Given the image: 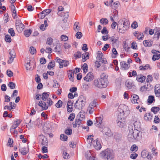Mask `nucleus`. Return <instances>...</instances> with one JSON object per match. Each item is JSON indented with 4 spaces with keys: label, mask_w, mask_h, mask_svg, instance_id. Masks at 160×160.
Listing matches in <instances>:
<instances>
[{
    "label": "nucleus",
    "mask_w": 160,
    "mask_h": 160,
    "mask_svg": "<svg viewBox=\"0 0 160 160\" xmlns=\"http://www.w3.org/2000/svg\"><path fill=\"white\" fill-rule=\"evenodd\" d=\"M39 137H41L40 139L42 141L41 144L45 146H48V141L46 137L43 135H40Z\"/></svg>",
    "instance_id": "obj_10"
},
{
    "label": "nucleus",
    "mask_w": 160,
    "mask_h": 160,
    "mask_svg": "<svg viewBox=\"0 0 160 160\" xmlns=\"http://www.w3.org/2000/svg\"><path fill=\"white\" fill-rule=\"evenodd\" d=\"M75 36L78 39H80L82 36V34L81 32H78L75 35Z\"/></svg>",
    "instance_id": "obj_59"
},
{
    "label": "nucleus",
    "mask_w": 160,
    "mask_h": 160,
    "mask_svg": "<svg viewBox=\"0 0 160 160\" xmlns=\"http://www.w3.org/2000/svg\"><path fill=\"white\" fill-rule=\"evenodd\" d=\"M153 41L152 40H148L143 41V43L145 47H151L152 45Z\"/></svg>",
    "instance_id": "obj_15"
},
{
    "label": "nucleus",
    "mask_w": 160,
    "mask_h": 160,
    "mask_svg": "<svg viewBox=\"0 0 160 160\" xmlns=\"http://www.w3.org/2000/svg\"><path fill=\"white\" fill-rule=\"evenodd\" d=\"M128 76L129 77H136L138 76L136 71L133 70L132 72H129L128 73Z\"/></svg>",
    "instance_id": "obj_30"
},
{
    "label": "nucleus",
    "mask_w": 160,
    "mask_h": 160,
    "mask_svg": "<svg viewBox=\"0 0 160 160\" xmlns=\"http://www.w3.org/2000/svg\"><path fill=\"white\" fill-rule=\"evenodd\" d=\"M55 50H55L54 51L56 52H57L59 53H60L61 52V51L62 50V48L60 43H57L56 45V46L54 48Z\"/></svg>",
    "instance_id": "obj_27"
},
{
    "label": "nucleus",
    "mask_w": 160,
    "mask_h": 160,
    "mask_svg": "<svg viewBox=\"0 0 160 160\" xmlns=\"http://www.w3.org/2000/svg\"><path fill=\"white\" fill-rule=\"evenodd\" d=\"M73 56L75 57V59L76 60L81 57V52L80 51H77L74 54Z\"/></svg>",
    "instance_id": "obj_34"
},
{
    "label": "nucleus",
    "mask_w": 160,
    "mask_h": 160,
    "mask_svg": "<svg viewBox=\"0 0 160 160\" xmlns=\"http://www.w3.org/2000/svg\"><path fill=\"white\" fill-rule=\"evenodd\" d=\"M29 50L30 51V53L32 55L34 54L36 52V48L33 46L30 47Z\"/></svg>",
    "instance_id": "obj_52"
},
{
    "label": "nucleus",
    "mask_w": 160,
    "mask_h": 160,
    "mask_svg": "<svg viewBox=\"0 0 160 160\" xmlns=\"http://www.w3.org/2000/svg\"><path fill=\"white\" fill-rule=\"evenodd\" d=\"M101 33L102 34H107L108 33V31L107 30L106 27H104L103 28L102 30Z\"/></svg>",
    "instance_id": "obj_58"
},
{
    "label": "nucleus",
    "mask_w": 160,
    "mask_h": 160,
    "mask_svg": "<svg viewBox=\"0 0 160 160\" xmlns=\"http://www.w3.org/2000/svg\"><path fill=\"white\" fill-rule=\"evenodd\" d=\"M38 105L42 108V111L46 110L48 108V106H47L46 102H42L41 100L39 102Z\"/></svg>",
    "instance_id": "obj_12"
},
{
    "label": "nucleus",
    "mask_w": 160,
    "mask_h": 160,
    "mask_svg": "<svg viewBox=\"0 0 160 160\" xmlns=\"http://www.w3.org/2000/svg\"><path fill=\"white\" fill-rule=\"evenodd\" d=\"M4 39L7 42L10 43L12 41V39L11 36L8 34L5 35L4 37Z\"/></svg>",
    "instance_id": "obj_37"
},
{
    "label": "nucleus",
    "mask_w": 160,
    "mask_h": 160,
    "mask_svg": "<svg viewBox=\"0 0 160 160\" xmlns=\"http://www.w3.org/2000/svg\"><path fill=\"white\" fill-rule=\"evenodd\" d=\"M27 148L26 147H24L22 148H19V151L23 155H25L27 154L29 152V150L26 151Z\"/></svg>",
    "instance_id": "obj_19"
},
{
    "label": "nucleus",
    "mask_w": 160,
    "mask_h": 160,
    "mask_svg": "<svg viewBox=\"0 0 160 160\" xmlns=\"http://www.w3.org/2000/svg\"><path fill=\"white\" fill-rule=\"evenodd\" d=\"M123 114L121 112L120 113L118 116L117 120L118 125L121 128L123 127L126 123L125 118L122 117Z\"/></svg>",
    "instance_id": "obj_3"
},
{
    "label": "nucleus",
    "mask_w": 160,
    "mask_h": 160,
    "mask_svg": "<svg viewBox=\"0 0 160 160\" xmlns=\"http://www.w3.org/2000/svg\"><path fill=\"white\" fill-rule=\"evenodd\" d=\"M121 67H122L124 70L128 69L130 67V65L127 64L124 61L121 62Z\"/></svg>",
    "instance_id": "obj_21"
},
{
    "label": "nucleus",
    "mask_w": 160,
    "mask_h": 160,
    "mask_svg": "<svg viewBox=\"0 0 160 160\" xmlns=\"http://www.w3.org/2000/svg\"><path fill=\"white\" fill-rule=\"evenodd\" d=\"M160 58V54H153L152 56V59L153 61H155L159 59Z\"/></svg>",
    "instance_id": "obj_40"
},
{
    "label": "nucleus",
    "mask_w": 160,
    "mask_h": 160,
    "mask_svg": "<svg viewBox=\"0 0 160 160\" xmlns=\"http://www.w3.org/2000/svg\"><path fill=\"white\" fill-rule=\"evenodd\" d=\"M132 96V99H131L132 102L134 103H138V102H137V101L139 99L138 96L136 94H133Z\"/></svg>",
    "instance_id": "obj_18"
},
{
    "label": "nucleus",
    "mask_w": 160,
    "mask_h": 160,
    "mask_svg": "<svg viewBox=\"0 0 160 160\" xmlns=\"http://www.w3.org/2000/svg\"><path fill=\"white\" fill-rule=\"evenodd\" d=\"M63 157L64 159H68L69 158L70 156L67 152L65 151H63Z\"/></svg>",
    "instance_id": "obj_63"
},
{
    "label": "nucleus",
    "mask_w": 160,
    "mask_h": 160,
    "mask_svg": "<svg viewBox=\"0 0 160 160\" xmlns=\"http://www.w3.org/2000/svg\"><path fill=\"white\" fill-rule=\"evenodd\" d=\"M126 20V19H125V18H123L122 19H120L118 23L117 28H118V27H121V26L122 25V24H123V22Z\"/></svg>",
    "instance_id": "obj_36"
},
{
    "label": "nucleus",
    "mask_w": 160,
    "mask_h": 160,
    "mask_svg": "<svg viewBox=\"0 0 160 160\" xmlns=\"http://www.w3.org/2000/svg\"><path fill=\"white\" fill-rule=\"evenodd\" d=\"M53 42V39L52 38L50 37H49L47 38V41L46 43L47 44L51 45L52 44Z\"/></svg>",
    "instance_id": "obj_53"
},
{
    "label": "nucleus",
    "mask_w": 160,
    "mask_h": 160,
    "mask_svg": "<svg viewBox=\"0 0 160 160\" xmlns=\"http://www.w3.org/2000/svg\"><path fill=\"white\" fill-rule=\"evenodd\" d=\"M30 62L29 60H28L27 62H26L25 66H26V68L27 70H32V68L30 67Z\"/></svg>",
    "instance_id": "obj_26"
},
{
    "label": "nucleus",
    "mask_w": 160,
    "mask_h": 160,
    "mask_svg": "<svg viewBox=\"0 0 160 160\" xmlns=\"http://www.w3.org/2000/svg\"><path fill=\"white\" fill-rule=\"evenodd\" d=\"M99 52L100 51H98V52L97 53V60L95 62L96 66L98 68H99L100 66H101L100 62L102 59V57L103 56L102 53L101 52L100 53Z\"/></svg>",
    "instance_id": "obj_4"
},
{
    "label": "nucleus",
    "mask_w": 160,
    "mask_h": 160,
    "mask_svg": "<svg viewBox=\"0 0 160 160\" xmlns=\"http://www.w3.org/2000/svg\"><path fill=\"white\" fill-rule=\"evenodd\" d=\"M155 32L154 34L153 38H154L156 37V36L157 35V40H158L160 37V32L159 30V28L156 27L155 29Z\"/></svg>",
    "instance_id": "obj_20"
},
{
    "label": "nucleus",
    "mask_w": 160,
    "mask_h": 160,
    "mask_svg": "<svg viewBox=\"0 0 160 160\" xmlns=\"http://www.w3.org/2000/svg\"><path fill=\"white\" fill-rule=\"evenodd\" d=\"M132 83L130 81L127 80L126 82V86L129 88L131 89L133 86Z\"/></svg>",
    "instance_id": "obj_46"
},
{
    "label": "nucleus",
    "mask_w": 160,
    "mask_h": 160,
    "mask_svg": "<svg viewBox=\"0 0 160 160\" xmlns=\"http://www.w3.org/2000/svg\"><path fill=\"white\" fill-rule=\"evenodd\" d=\"M8 86L11 89H13L15 88L16 84L15 83L12 82H10L8 83Z\"/></svg>",
    "instance_id": "obj_41"
},
{
    "label": "nucleus",
    "mask_w": 160,
    "mask_h": 160,
    "mask_svg": "<svg viewBox=\"0 0 160 160\" xmlns=\"http://www.w3.org/2000/svg\"><path fill=\"white\" fill-rule=\"evenodd\" d=\"M8 32L10 35L13 37L15 36V33L13 28H10L8 29Z\"/></svg>",
    "instance_id": "obj_45"
},
{
    "label": "nucleus",
    "mask_w": 160,
    "mask_h": 160,
    "mask_svg": "<svg viewBox=\"0 0 160 160\" xmlns=\"http://www.w3.org/2000/svg\"><path fill=\"white\" fill-rule=\"evenodd\" d=\"M21 121L22 120L20 119H17V121H15L14 122V123L15 124V125L16 126V127H15V128H13L15 129L19 125Z\"/></svg>",
    "instance_id": "obj_54"
},
{
    "label": "nucleus",
    "mask_w": 160,
    "mask_h": 160,
    "mask_svg": "<svg viewBox=\"0 0 160 160\" xmlns=\"http://www.w3.org/2000/svg\"><path fill=\"white\" fill-rule=\"evenodd\" d=\"M138 149V147L135 144L133 145L131 147L130 150L132 152H133L135 151H137Z\"/></svg>",
    "instance_id": "obj_50"
},
{
    "label": "nucleus",
    "mask_w": 160,
    "mask_h": 160,
    "mask_svg": "<svg viewBox=\"0 0 160 160\" xmlns=\"http://www.w3.org/2000/svg\"><path fill=\"white\" fill-rule=\"evenodd\" d=\"M100 81H101L100 78H98L94 80V81L93 83L95 87L99 88L100 85H101V82H100Z\"/></svg>",
    "instance_id": "obj_29"
},
{
    "label": "nucleus",
    "mask_w": 160,
    "mask_h": 160,
    "mask_svg": "<svg viewBox=\"0 0 160 160\" xmlns=\"http://www.w3.org/2000/svg\"><path fill=\"white\" fill-rule=\"evenodd\" d=\"M147 153L146 150H143L141 152V156L143 158H145L147 157Z\"/></svg>",
    "instance_id": "obj_62"
},
{
    "label": "nucleus",
    "mask_w": 160,
    "mask_h": 160,
    "mask_svg": "<svg viewBox=\"0 0 160 160\" xmlns=\"http://www.w3.org/2000/svg\"><path fill=\"white\" fill-rule=\"evenodd\" d=\"M148 84H147L141 86L140 88V91L142 92H143L144 91H150L153 88V87L152 85H150L149 87H148Z\"/></svg>",
    "instance_id": "obj_7"
},
{
    "label": "nucleus",
    "mask_w": 160,
    "mask_h": 160,
    "mask_svg": "<svg viewBox=\"0 0 160 160\" xmlns=\"http://www.w3.org/2000/svg\"><path fill=\"white\" fill-rule=\"evenodd\" d=\"M100 22L102 24L106 25L108 23V21L106 18H102L100 20Z\"/></svg>",
    "instance_id": "obj_42"
},
{
    "label": "nucleus",
    "mask_w": 160,
    "mask_h": 160,
    "mask_svg": "<svg viewBox=\"0 0 160 160\" xmlns=\"http://www.w3.org/2000/svg\"><path fill=\"white\" fill-rule=\"evenodd\" d=\"M86 97L82 95L80 96L74 104V107L77 109L82 110L86 103Z\"/></svg>",
    "instance_id": "obj_2"
},
{
    "label": "nucleus",
    "mask_w": 160,
    "mask_h": 160,
    "mask_svg": "<svg viewBox=\"0 0 160 160\" xmlns=\"http://www.w3.org/2000/svg\"><path fill=\"white\" fill-rule=\"evenodd\" d=\"M50 93L49 92H44L42 94L41 99L43 101H45L48 98L49 94Z\"/></svg>",
    "instance_id": "obj_17"
},
{
    "label": "nucleus",
    "mask_w": 160,
    "mask_h": 160,
    "mask_svg": "<svg viewBox=\"0 0 160 160\" xmlns=\"http://www.w3.org/2000/svg\"><path fill=\"white\" fill-rule=\"evenodd\" d=\"M52 11V10L50 9H47L43 10L39 13V14H41L40 18L41 19L44 18L47 15L49 14Z\"/></svg>",
    "instance_id": "obj_6"
},
{
    "label": "nucleus",
    "mask_w": 160,
    "mask_h": 160,
    "mask_svg": "<svg viewBox=\"0 0 160 160\" xmlns=\"http://www.w3.org/2000/svg\"><path fill=\"white\" fill-rule=\"evenodd\" d=\"M110 152V149H107L105 150H104L103 151H102V152L101 154H102V156L104 157L106 156H107L108 155V153L109 152Z\"/></svg>",
    "instance_id": "obj_49"
},
{
    "label": "nucleus",
    "mask_w": 160,
    "mask_h": 160,
    "mask_svg": "<svg viewBox=\"0 0 160 160\" xmlns=\"http://www.w3.org/2000/svg\"><path fill=\"white\" fill-rule=\"evenodd\" d=\"M151 110L154 114H155L159 111V109L158 107L154 106L151 108Z\"/></svg>",
    "instance_id": "obj_31"
},
{
    "label": "nucleus",
    "mask_w": 160,
    "mask_h": 160,
    "mask_svg": "<svg viewBox=\"0 0 160 160\" xmlns=\"http://www.w3.org/2000/svg\"><path fill=\"white\" fill-rule=\"evenodd\" d=\"M68 74L70 80L73 82L74 81V74L75 73L74 70H69L68 71Z\"/></svg>",
    "instance_id": "obj_8"
},
{
    "label": "nucleus",
    "mask_w": 160,
    "mask_h": 160,
    "mask_svg": "<svg viewBox=\"0 0 160 160\" xmlns=\"http://www.w3.org/2000/svg\"><path fill=\"white\" fill-rule=\"evenodd\" d=\"M112 136L117 142H119L121 141L122 138V134L118 132H114L112 134Z\"/></svg>",
    "instance_id": "obj_5"
},
{
    "label": "nucleus",
    "mask_w": 160,
    "mask_h": 160,
    "mask_svg": "<svg viewBox=\"0 0 160 160\" xmlns=\"http://www.w3.org/2000/svg\"><path fill=\"white\" fill-rule=\"evenodd\" d=\"M95 141H96V143L95 145H94V148L97 150H99L101 149L102 148L101 143L99 141H98V139L97 138L96 140L93 141L94 142H95Z\"/></svg>",
    "instance_id": "obj_14"
},
{
    "label": "nucleus",
    "mask_w": 160,
    "mask_h": 160,
    "mask_svg": "<svg viewBox=\"0 0 160 160\" xmlns=\"http://www.w3.org/2000/svg\"><path fill=\"white\" fill-rule=\"evenodd\" d=\"M75 114L74 113H72L70 114L68 117V119L71 121H72L75 118Z\"/></svg>",
    "instance_id": "obj_57"
},
{
    "label": "nucleus",
    "mask_w": 160,
    "mask_h": 160,
    "mask_svg": "<svg viewBox=\"0 0 160 160\" xmlns=\"http://www.w3.org/2000/svg\"><path fill=\"white\" fill-rule=\"evenodd\" d=\"M32 30L31 29H26L24 32V33L25 36L26 37H29L31 34Z\"/></svg>",
    "instance_id": "obj_23"
},
{
    "label": "nucleus",
    "mask_w": 160,
    "mask_h": 160,
    "mask_svg": "<svg viewBox=\"0 0 160 160\" xmlns=\"http://www.w3.org/2000/svg\"><path fill=\"white\" fill-rule=\"evenodd\" d=\"M97 104V102L95 100H94L92 102L90 103L89 107L91 109H93L94 107L96 106Z\"/></svg>",
    "instance_id": "obj_38"
},
{
    "label": "nucleus",
    "mask_w": 160,
    "mask_h": 160,
    "mask_svg": "<svg viewBox=\"0 0 160 160\" xmlns=\"http://www.w3.org/2000/svg\"><path fill=\"white\" fill-rule=\"evenodd\" d=\"M46 100L48 101L47 103L48 104V105H47V106H48V107L53 104V102L52 101L50 98H48Z\"/></svg>",
    "instance_id": "obj_61"
},
{
    "label": "nucleus",
    "mask_w": 160,
    "mask_h": 160,
    "mask_svg": "<svg viewBox=\"0 0 160 160\" xmlns=\"http://www.w3.org/2000/svg\"><path fill=\"white\" fill-rule=\"evenodd\" d=\"M101 81H100L101 82V85H100L99 88H102L107 87L108 83V79H104L100 78Z\"/></svg>",
    "instance_id": "obj_9"
},
{
    "label": "nucleus",
    "mask_w": 160,
    "mask_h": 160,
    "mask_svg": "<svg viewBox=\"0 0 160 160\" xmlns=\"http://www.w3.org/2000/svg\"><path fill=\"white\" fill-rule=\"evenodd\" d=\"M6 74L10 78L13 76V72L11 70L8 69L6 72Z\"/></svg>",
    "instance_id": "obj_55"
},
{
    "label": "nucleus",
    "mask_w": 160,
    "mask_h": 160,
    "mask_svg": "<svg viewBox=\"0 0 160 160\" xmlns=\"http://www.w3.org/2000/svg\"><path fill=\"white\" fill-rule=\"evenodd\" d=\"M149 78H150V81H152V79L153 78L152 75H148L147 76V79L146 80V82L147 83V84H148L149 85H151L149 82Z\"/></svg>",
    "instance_id": "obj_51"
},
{
    "label": "nucleus",
    "mask_w": 160,
    "mask_h": 160,
    "mask_svg": "<svg viewBox=\"0 0 160 160\" xmlns=\"http://www.w3.org/2000/svg\"><path fill=\"white\" fill-rule=\"evenodd\" d=\"M138 46L136 45V42H133L131 44V47L133 49H136Z\"/></svg>",
    "instance_id": "obj_60"
},
{
    "label": "nucleus",
    "mask_w": 160,
    "mask_h": 160,
    "mask_svg": "<svg viewBox=\"0 0 160 160\" xmlns=\"http://www.w3.org/2000/svg\"><path fill=\"white\" fill-rule=\"evenodd\" d=\"M82 61L83 62H85L86 60L89 58V53L88 52H84L82 54Z\"/></svg>",
    "instance_id": "obj_16"
},
{
    "label": "nucleus",
    "mask_w": 160,
    "mask_h": 160,
    "mask_svg": "<svg viewBox=\"0 0 160 160\" xmlns=\"http://www.w3.org/2000/svg\"><path fill=\"white\" fill-rule=\"evenodd\" d=\"M146 79V77L142 74H138L136 78V80L139 82H144Z\"/></svg>",
    "instance_id": "obj_11"
},
{
    "label": "nucleus",
    "mask_w": 160,
    "mask_h": 160,
    "mask_svg": "<svg viewBox=\"0 0 160 160\" xmlns=\"http://www.w3.org/2000/svg\"><path fill=\"white\" fill-rule=\"evenodd\" d=\"M49 157L47 154H44L42 155L41 154L39 153L38 155V158L39 159L42 158L43 159H46Z\"/></svg>",
    "instance_id": "obj_39"
},
{
    "label": "nucleus",
    "mask_w": 160,
    "mask_h": 160,
    "mask_svg": "<svg viewBox=\"0 0 160 160\" xmlns=\"http://www.w3.org/2000/svg\"><path fill=\"white\" fill-rule=\"evenodd\" d=\"M19 30L18 29V28H16L18 32H21L24 28L25 26L23 24L21 23L19 25Z\"/></svg>",
    "instance_id": "obj_48"
},
{
    "label": "nucleus",
    "mask_w": 160,
    "mask_h": 160,
    "mask_svg": "<svg viewBox=\"0 0 160 160\" xmlns=\"http://www.w3.org/2000/svg\"><path fill=\"white\" fill-rule=\"evenodd\" d=\"M133 121L135 122L133 123L134 127V129H136L137 130H141V124L140 122L137 121L136 118H135V119L133 120Z\"/></svg>",
    "instance_id": "obj_13"
},
{
    "label": "nucleus",
    "mask_w": 160,
    "mask_h": 160,
    "mask_svg": "<svg viewBox=\"0 0 160 160\" xmlns=\"http://www.w3.org/2000/svg\"><path fill=\"white\" fill-rule=\"evenodd\" d=\"M68 137L63 134H62L60 135V139L63 141H66L68 140Z\"/></svg>",
    "instance_id": "obj_33"
},
{
    "label": "nucleus",
    "mask_w": 160,
    "mask_h": 160,
    "mask_svg": "<svg viewBox=\"0 0 160 160\" xmlns=\"http://www.w3.org/2000/svg\"><path fill=\"white\" fill-rule=\"evenodd\" d=\"M65 133L67 135H71L72 133V129L71 128H67L65 130Z\"/></svg>",
    "instance_id": "obj_56"
},
{
    "label": "nucleus",
    "mask_w": 160,
    "mask_h": 160,
    "mask_svg": "<svg viewBox=\"0 0 160 160\" xmlns=\"http://www.w3.org/2000/svg\"><path fill=\"white\" fill-rule=\"evenodd\" d=\"M140 130L134 129L133 132H130L128 136V139L130 142H132L134 140L139 141L142 138V132Z\"/></svg>",
    "instance_id": "obj_1"
},
{
    "label": "nucleus",
    "mask_w": 160,
    "mask_h": 160,
    "mask_svg": "<svg viewBox=\"0 0 160 160\" xmlns=\"http://www.w3.org/2000/svg\"><path fill=\"white\" fill-rule=\"evenodd\" d=\"M87 74H89L88 76V80L87 82L91 81L93 79L94 76L93 73L92 72H89Z\"/></svg>",
    "instance_id": "obj_35"
},
{
    "label": "nucleus",
    "mask_w": 160,
    "mask_h": 160,
    "mask_svg": "<svg viewBox=\"0 0 160 160\" xmlns=\"http://www.w3.org/2000/svg\"><path fill=\"white\" fill-rule=\"evenodd\" d=\"M140 69L141 70H145L148 69H151V68L150 67L149 64H146L145 66L141 65L139 67Z\"/></svg>",
    "instance_id": "obj_25"
},
{
    "label": "nucleus",
    "mask_w": 160,
    "mask_h": 160,
    "mask_svg": "<svg viewBox=\"0 0 160 160\" xmlns=\"http://www.w3.org/2000/svg\"><path fill=\"white\" fill-rule=\"evenodd\" d=\"M62 102L59 100L58 101V102L55 104V106L57 108H59L62 107Z\"/></svg>",
    "instance_id": "obj_44"
},
{
    "label": "nucleus",
    "mask_w": 160,
    "mask_h": 160,
    "mask_svg": "<svg viewBox=\"0 0 160 160\" xmlns=\"http://www.w3.org/2000/svg\"><path fill=\"white\" fill-rule=\"evenodd\" d=\"M154 97L153 95H150L148 96L147 100L149 104H151L155 101Z\"/></svg>",
    "instance_id": "obj_22"
},
{
    "label": "nucleus",
    "mask_w": 160,
    "mask_h": 160,
    "mask_svg": "<svg viewBox=\"0 0 160 160\" xmlns=\"http://www.w3.org/2000/svg\"><path fill=\"white\" fill-rule=\"evenodd\" d=\"M79 24V22H76L74 25L73 29L75 31H76V29L78 30H80V27L78 26V25Z\"/></svg>",
    "instance_id": "obj_43"
},
{
    "label": "nucleus",
    "mask_w": 160,
    "mask_h": 160,
    "mask_svg": "<svg viewBox=\"0 0 160 160\" xmlns=\"http://www.w3.org/2000/svg\"><path fill=\"white\" fill-rule=\"evenodd\" d=\"M55 62L54 61L52 60L50 62L47 66L48 69L51 70V68H53L55 66Z\"/></svg>",
    "instance_id": "obj_24"
},
{
    "label": "nucleus",
    "mask_w": 160,
    "mask_h": 160,
    "mask_svg": "<svg viewBox=\"0 0 160 160\" xmlns=\"http://www.w3.org/2000/svg\"><path fill=\"white\" fill-rule=\"evenodd\" d=\"M82 45L83 46L82 48V50L84 52L87 51L88 49L87 45L86 44H83Z\"/></svg>",
    "instance_id": "obj_64"
},
{
    "label": "nucleus",
    "mask_w": 160,
    "mask_h": 160,
    "mask_svg": "<svg viewBox=\"0 0 160 160\" xmlns=\"http://www.w3.org/2000/svg\"><path fill=\"white\" fill-rule=\"evenodd\" d=\"M105 129H107V131L105 133V134L108 137L112 136V133H111V130L110 129L108 128H106Z\"/></svg>",
    "instance_id": "obj_47"
},
{
    "label": "nucleus",
    "mask_w": 160,
    "mask_h": 160,
    "mask_svg": "<svg viewBox=\"0 0 160 160\" xmlns=\"http://www.w3.org/2000/svg\"><path fill=\"white\" fill-rule=\"evenodd\" d=\"M83 72L84 73H86L88 71V65L86 63H84L82 67Z\"/></svg>",
    "instance_id": "obj_32"
},
{
    "label": "nucleus",
    "mask_w": 160,
    "mask_h": 160,
    "mask_svg": "<svg viewBox=\"0 0 160 160\" xmlns=\"http://www.w3.org/2000/svg\"><path fill=\"white\" fill-rule=\"evenodd\" d=\"M113 151L112 149H110V152H109L108 153V155L107 157V158L108 160V159H110V160L113 159Z\"/></svg>",
    "instance_id": "obj_28"
}]
</instances>
